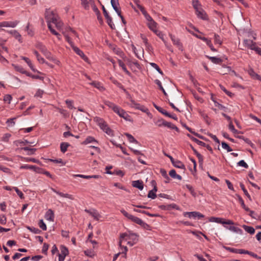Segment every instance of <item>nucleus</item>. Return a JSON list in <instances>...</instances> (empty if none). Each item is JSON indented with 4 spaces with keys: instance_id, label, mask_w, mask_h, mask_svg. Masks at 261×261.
<instances>
[{
    "instance_id": "obj_36",
    "label": "nucleus",
    "mask_w": 261,
    "mask_h": 261,
    "mask_svg": "<svg viewBox=\"0 0 261 261\" xmlns=\"http://www.w3.org/2000/svg\"><path fill=\"white\" fill-rule=\"evenodd\" d=\"M22 149L24 151H29V152L28 153V155L34 154L37 150L36 148H31L29 147H24L22 148Z\"/></svg>"
},
{
    "instance_id": "obj_41",
    "label": "nucleus",
    "mask_w": 261,
    "mask_h": 261,
    "mask_svg": "<svg viewBox=\"0 0 261 261\" xmlns=\"http://www.w3.org/2000/svg\"><path fill=\"white\" fill-rule=\"evenodd\" d=\"M106 106H108L109 108L113 110V111L114 110L115 107L117 106L115 103L110 101H105L104 102Z\"/></svg>"
},
{
    "instance_id": "obj_14",
    "label": "nucleus",
    "mask_w": 261,
    "mask_h": 261,
    "mask_svg": "<svg viewBox=\"0 0 261 261\" xmlns=\"http://www.w3.org/2000/svg\"><path fill=\"white\" fill-rule=\"evenodd\" d=\"M171 163L175 167L180 168L181 169H184V170H186V168H185V166L184 164L182 162H181V161H180L179 160H174L173 161V162H171Z\"/></svg>"
},
{
    "instance_id": "obj_20",
    "label": "nucleus",
    "mask_w": 261,
    "mask_h": 261,
    "mask_svg": "<svg viewBox=\"0 0 261 261\" xmlns=\"http://www.w3.org/2000/svg\"><path fill=\"white\" fill-rule=\"evenodd\" d=\"M248 73L250 74V75L254 79L261 81V76L256 73H255L252 69H250L248 70Z\"/></svg>"
},
{
    "instance_id": "obj_23",
    "label": "nucleus",
    "mask_w": 261,
    "mask_h": 261,
    "mask_svg": "<svg viewBox=\"0 0 261 261\" xmlns=\"http://www.w3.org/2000/svg\"><path fill=\"white\" fill-rule=\"evenodd\" d=\"M113 51L115 54L118 55L121 58H122L123 59H124L125 58V56L124 53L119 48L114 47L113 48Z\"/></svg>"
},
{
    "instance_id": "obj_57",
    "label": "nucleus",
    "mask_w": 261,
    "mask_h": 261,
    "mask_svg": "<svg viewBox=\"0 0 261 261\" xmlns=\"http://www.w3.org/2000/svg\"><path fill=\"white\" fill-rule=\"evenodd\" d=\"M61 254L66 256L68 254V249L65 247V246H62L61 249Z\"/></svg>"
},
{
    "instance_id": "obj_47",
    "label": "nucleus",
    "mask_w": 261,
    "mask_h": 261,
    "mask_svg": "<svg viewBox=\"0 0 261 261\" xmlns=\"http://www.w3.org/2000/svg\"><path fill=\"white\" fill-rule=\"evenodd\" d=\"M113 111L116 113L117 115H118L120 117L121 116V114L123 113V112L124 111V110H123L122 109H121L120 107H119V106H117L114 109V110H113Z\"/></svg>"
},
{
    "instance_id": "obj_16",
    "label": "nucleus",
    "mask_w": 261,
    "mask_h": 261,
    "mask_svg": "<svg viewBox=\"0 0 261 261\" xmlns=\"http://www.w3.org/2000/svg\"><path fill=\"white\" fill-rule=\"evenodd\" d=\"M244 43L246 46L253 50L255 47V42H254L252 40L245 39L244 40Z\"/></svg>"
},
{
    "instance_id": "obj_53",
    "label": "nucleus",
    "mask_w": 261,
    "mask_h": 261,
    "mask_svg": "<svg viewBox=\"0 0 261 261\" xmlns=\"http://www.w3.org/2000/svg\"><path fill=\"white\" fill-rule=\"evenodd\" d=\"M214 42L215 44H219L220 45L222 44L220 37L216 34H215L214 35Z\"/></svg>"
},
{
    "instance_id": "obj_52",
    "label": "nucleus",
    "mask_w": 261,
    "mask_h": 261,
    "mask_svg": "<svg viewBox=\"0 0 261 261\" xmlns=\"http://www.w3.org/2000/svg\"><path fill=\"white\" fill-rule=\"evenodd\" d=\"M39 226L40 228H41L43 230H46L47 229L46 225L42 219L40 220L38 223Z\"/></svg>"
},
{
    "instance_id": "obj_27",
    "label": "nucleus",
    "mask_w": 261,
    "mask_h": 261,
    "mask_svg": "<svg viewBox=\"0 0 261 261\" xmlns=\"http://www.w3.org/2000/svg\"><path fill=\"white\" fill-rule=\"evenodd\" d=\"M164 126H166V127H167L168 128H170L171 129H174V130H175L177 132H179V131L178 128L176 126H175V125H174L172 123L167 122L166 121L165 122V123H164Z\"/></svg>"
},
{
    "instance_id": "obj_50",
    "label": "nucleus",
    "mask_w": 261,
    "mask_h": 261,
    "mask_svg": "<svg viewBox=\"0 0 261 261\" xmlns=\"http://www.w3.org/2000/svg\"><path fill=\"white\" fill-rule=\"evenodd\" d=\"M224 248L226 250H227V251H228L229 252H232V253H238L239 254V249L231 248V247H224Z\"/></svg>"
},
{
    "instance_id": "obj_35",
    "label": "nucleus",
    "mask_w": 261,
    "mask_h": 261,
    "mask_svg": "<svg viewBox=\"0 0 261 261\" xmlns=\"http://www.w3.org/2000/svg\"><path fill=\"white\" fill-rule=\"evenodd\" d=\"M240 186L241 188V189L243 190L244 194L248 198V199L251 201V198L248 192H247V190L245 189V186L243 183H240Z\"/></svg>"
},
{
    "instance_id": "obj_26",
    "label": "nucleus",
    "mask_w": 261,
    "mask_h": 261,
    "mask_svg": "<svg viewBox=\"0 0 261 261\" xmlns=\"http://www.w3.org/2000/svg\"><path fill=\"white\" fill-rule=\"evenodd\" d=\"M91 84L94 87L96 88L100 91H103L105 90V88L103 87L102 84L98 82L94 81L91 83Z\"/></svg>"
},
{
    "instance_id": "obj_49",
    "label": "nucleus",
    "mask_w": 261,
    "mask_h": 261,
    "mask_svg": "<svg viewBox=\"0 0 261 261\" xmlns=\"http://www.w3.org/2000/svg\"><path fill=\"white\" fill-rule=\"evenodd\" d=\"M221 145L223 149H226L227 151V152H230L232 150V149L230 147V146L225 142H222L221 143Z\"/></svg>"
},
{
    "instance_id": "obj_22",
    "label": "nucleus",
    "mask_w": 261,
    "mask_h": 261,
    "mask_svg": "<svg viewBox=\"0 0 261 261\" xmlns=\"http://www.w3.org/2000/svg\"><path fill=\"white\" fill-rule=\"evenodd\" d=\"M118 62L119 65L122 68V70L125 72V73L128 75L130 76L131 73L126 68L124 63L121 60L119 59L118 60Z\"/></svg>"
},
{
    "instance_id": "obj_59",
    "label": "nucleus",
    "mask_w": 261,
    "mask_h": 261,
    "mask_svg": "<svg viewBox=\"0 0 261 261\" xmlns=\"http://www.w3.org/2000/svg\"><path fill=\"white\" fill-rule=\"evenodd\" d=\"M166 121L161 118L159 119L156 122L155 124L159 127H161L164 126V123H165Z\"/></svg>"
},
{
    "instance_id": "obj_11",
    "label": "nucleus",
    "mask_w": 261,
    "mask_h": 261,
    "mask_svg": "<svg viewBox=\"0 0 261 261\" xmlns=\"http://www.w3.org/2000/svg\"><path fill=\"white\" fill-rule=\"evenodd\" d=\"M51 190L52 191H53L54 192H55V193H56L58 195H59V196H60L61 197H64V198H69V199H70L71 200H74V198L73 195L69 194H67V193H66V194L60 192H59L58 191H57L54 188H51Z\"/></svg>"
},
{
    "instance_id": "obj_34",
    "label": "nucleus",
    "mask_w": 261,
    "mask_h": 261,
    "mask_svg": "<svg viewBox=\"0 0 261 261\" xmlns=\"http://www.w3.org/2000/svg\"><path fill=\"white\" fill-rule=\"evenodd\" d=\"M154 83L159 86V89L161 90H162V91L164 93V95L167 96V94L166 92L165 91V89H164L163 87L162 86V83L160 82V81L156 79L154 81Z\"/></svg>"
},
{
    "instance_id": "obj_48",
    "label": "nucleus",
    "mask_w": 261,
    "mask_h": 261,
    "mask_svg": "<svg viewBox=\"0 0 261 261\" xmlns=\"http://www.w3.org/2000/svg\"><path fill=\"white\" fill-rule=\"evenodd\" d=\"M136 4L138 8L140 9L142 13L144 15V16H145L148 13L145 10V8L142 6L140 5L139 4V3H137Z\"/></svg>"
},
{
    "instance_id": "obj_18",
    "label": "nucleus",
    "mask_w": 261,
    "mask_h": 261,
    "mask_svg": "<svg viewBox=\"0 0 261 261\" xmlns=\"http://www.w3.org/2000/svg\"><path fill=\"white\" fill-rule=\"evenodd\" d=\"M206 57L209 59L214 64H219L223 62V60L219 58H217L216 57H210L208 56H206Z\"/></svg>"
},
{
    "instance_id": "obj_29",
    "label": "nucleus",
    "mask_w": 261,
    "mask_h": 261,
    "mask_svg": "<svg viewBox=\"0 0 261 261\" xmlns=\"http://www.w3.org/2000/svg\"><path fill=\"white\" fill-rule=\"evenodd\" d=\"M96 142L97 143V141L94 139V137L91 136H88L85 140L82 143L83 144L87 145L90 143Z\"/></svg>"
},
{
    "instance_id": "obj_63",
    "label": "nucleus",
    "mask_w": 261,
    "mask_h": 261,
    "mask_svg": "<svg viewBox=\"0 0 261 261\" xmlns=\"http://www.w3.org/2000/svg\"><path fill=\"white\" fill-rule=\"evenodd\" d=\"M14 189L16 193L17 194V195L19 196V197L21 199H23L24 196L23 193L21 191H20L17 187H14Z\"/></svg>"
},
{
    "instance_id": "obj_51",
    "label": "nucleus",
    "mask_w": 261,
    "mask_h": 261,
    "mask_svg": "<svg viewBox=\"0 0 261 261\" xmlns=\"http://www.w3.org/2000/svg\"><path fill=\"white\" fill-rule=\"evenodd\" d=\"M13 36L17 39L20 42H22L21 36L16 30L13 32Z\"/></svg>"
},
{
    "instance_id": "obj_64",
    "label": "nucleus",
    "mask_w": 261,
    "mask_h": 261,
    "mask_svg": "<svg viewBox=\"0 0 261 261\" xmlns=\"http://www.w3.org/2000/svg\"><path fill=\"white\" fill-rule=\"evenodd\" d=\"M47 27H48V29L49 30V31L53 34H54V35H55L56 36H58L59 33L55 29H54L53 28L51 24L48 25Z\"/></svg>"
},
{
    "instance_id": "obj_12",
    "label": "nucleus",
    "mask_w": 261,
    "mask_h": 261,
    "mask_svg": "<svg viewBox=\"0 0 261 261\" xmlns=\"http://www.w3.org/2000/svg\"><path fill=\"white\" fill-rule=\"evenodd\" d=\"M73 50L79 55L84 61H87L88 58L85 56L83 51L76 46L73 47Z\"/></svg>"
},
{
    "instance_id": "obj_2",
    "label": "nucleus",
    "mask_w": 261,
    "mask_h": 261,
    "mask_svg": "<svg viewBox=\"0 0 261 261\" xmlns=\"http://www.w3.org/2000/svg\"><path fill=\"white\" fill-rule=\"evenodd\" d=\"M138 236L136 233L132 232H129V233H123L120 234L119 241V246L120 247L123 248L124 249V250L122 252V253H124L126 255V252L127 251V247L122 246V242L124 240L127 241L128 239H132L134 241H138Z\"/></svg>"
},
{
    "instance_id": "obj_4",
    "label": "nucleus",
    "mask_w": 261,
    "mask_h": 261,
    "mask_svg": "<svg viewBox=\"0 0 261 261\" xmlns=\"http://www.w3.org/2000/svg\"><path fill=\"white\" fill-rule=\"evenodd\" d=\"M130 106L134 108L135 109L139 110L143 112H144L147 114V115L149 116L151 115L149 111V110L145 107L143 105H141V104L136 102L134 100L131 99L130 100Z\"/></svg>"
},
{
    "instance_id": "obj_56",
    "label": "nucleus",
    "mask_w": 261,
    "mask_h": 261,
    "mask_svg": "<svg viewBox=\"0 0 261 261\" xmlns=\"http://www.w3.org/2000/svg\"><path fill=\"white\" fill-rule=\"evenodd\" d=\"M66 41L68 42V43L70 44L71 47L73 48V47H75V46L74 45L73 42L72 41L71 38L67 35H64Z\"/></svg>"
},
{
    "instance_id": "obj_30",
    "label": "nucleus",
    "mask_w": 261,
    "mask_h": 261,
    "mask_svg": "<svg viewBox=\"0 0 261 261\" xmlns=\"http://www.w3.org/2000/svg\"><path fill=\"white\" fill-rule=\"evenodd\" d=\"M106 19H107V22L109 26L110 27V28L112 30L115 29V26L113 22L112 18L110 16H109L108 17H106Z\"/></svg>"
},
{
    "instance_id": "obj_46",
    "label": "nucleus",
    "mask_w": 261,
    "mask_h": 261,
    "mask_svg": "<svg viewBox=\"0 0 261 261\" xmlns=\"http://www.w3.org/2000/svg\"><path fill=\"white\" fill-rule=\"evenodd\" d=\"M14 66L15 69L16 71H18V72H19L20 73H24V74H27V71H26L24 69V68L23 67H22L21 66H18V65H14Z\"/></svg>"
},
{
    "instance_id": "obj_10",
    "label": "nucleus",
    "mask_w": 261,
    "mask_h": 261,
    "mask_svg": "<svg viewBox=\"0 0 261 261\" xmlns=\"http://www.w3.org/2000/svg\"><path fill=\"white\" fill-rule=\"evenodd\" d=\"M196 13L198 18H201L202 20H207L208 16L206 15L205 11L202 9L200 8L198 9V11H196Z\"/></svg>"
},
{
    "instance_id": "obj_38",
    "label": "nucleus",
    "mask_w": 261,
    "mask_h": 261,
    "mask_svg": "<svg viewBox=\"0 0 261 261\" xmlns=\"http://www.w3.org/2000/svg\"><path fill=\"white\" fill-rule=\"evenodd\" d=\"M27 228L30 231L33 232L35 234H39L41 232V231L40 229L34 227L27 226Z\"/></svg>"
},
{
    "instance_id": "obj_58",
    "label": "nucleus",
    "mask_w": 261,
    "mask_h": 261,
    "mask_svg": "<svg viewBox=\"0 0 261 261\" xmlns=\"http://www.w3.org/2000/svg\"><path fill=\"white\" fill-rule=\"evenodd\" d=\"M12 98V97L11 95L6 94L5 95V96L4 97V101L5 102H8V103H10Z\"/></svg>"
},
{
    "instance_id": "obj_37",
    "label": "nucleus",
    "mask_w": 261,
    "mask_h": 261,
    "mask_svg": "<svg viewBox=\"0 0 261 261\" xmlns=\"http://www.w3.org/2000/svg\"><path fill=\"white\" fill-rule=\"evenodd\" d=\"M237 196L238 197L239 201L242 207L246 211H249V208L245 205V204L244 203V201L243 199H242V198L240 196H239V195H238Z\"/></svg>"
},
{
    "instance_id": "obj_8",
    "label": "nucleus",
    "mask_w": 261,
    "mask_h": 261,
    "mask_svg": "<svg viewBox=\"0 0 261 261\" xmlns=\"http://www.w3.org/2000/svg\"><path fill=\"white\" fill-rule=\"evenodd\" d=\"M169 35L173 44L176 45L179 49L182 50V45L180 41V40L178 38H176L174 36L172 35V34H170Z\"/></svg>"
},
{
    "instance_id": "obj_32",
    "label": "nucleus",
    "mask_w": 261,
    "mask_h": 261,
    "mask_svg": "<svg viewBox=\"0 0 261 261\" xmlns=\"http://www.w3.org/2000/svg\"><path fill=\"white\" fill-rule=\"evenodd\" d=\"M243 227L245 230L246 231H247L248 233H249L250 234H254L255 232V229L252 226L244 225L243 226Z\"/></svg>"
},
{
    "instance_id": "obj_17",
    "label": "nucleus",
    "mask_w": 261,
    "mask_h": 261,
    "mask_svg": "<svg viewBox=\"0 0 261 261\" xmlns=\"http://www.w3.org/2000/svg\"><path fill=\"white\" fill-rule=\"evenodd\" d=\"M45 218L49 221H53L54 219V214L51 209H49L45 215Z\"/></svg>"
},
{
    "instance_id": "obj_25",
    "label": "nucleus",
    "mask_w": 261,
    "mask_h": 261,
    "mask_svg": "<svg viewBox=\"0 0 261 261\" xmlns=\"http://www.w3.org/2000/svg\"><path fill=\"white\" fill-rule=\"evenodd\" d=\"M156 25H157V23L154 21V20H152L149 22H148V26L149 27V28L153 32H154L155 33H156Z\"/></svg>"
},
{
    "instance_id": "obj_9",
    "label": "nucleus",
    "mask_w": 261,
    "mask_h": 261,
    "mask_svg": "<svg viewBox=\"0 0 261 261\" xmlns=\"http://www.w3.org/2000/svg\"><path fill=\"white\" fill-rule=\"evenodd\" d=\"M85 212L89 214L96 220H99L100 215L96 210H89L86 209Z\"/></svg>"
},
{
    "instance_id": "obj_19",
    "label": "nucleus",
    "mask_w": 261,
    "mask_h": 261,
    "mask_svg": "<svg viewBox=\"0 0 261 261\" xmlns=\"http://www.w3.org/2000/svg\"><path fill=\"white\" fill-rule=\"evenodd\" d=\"M22 59L24 60L26 62V63L28 64V66L30 67V68L32 69V70H33L34 72H37L39 73H41L40 72H39L37 70H36L34 68V66H33V64L32 63L31 60L28 58L23 57H22Z\"/></svg>"
},
{
    "instance_id": "obj_39",
    "label": "nucleus",
    "mask_w": 261,
    "mask_h": 261,
    "mask_svg": "<svg viewBox=\"0 0 261 261\" xmlns=\"http://www.w3.org/2000/svg\"><path fill=\"white\" fill-rule=\"evenodd\" d=\"M193 7L196 11H198V9H200L201 5L199 3L198 0H193L192 1Z\"/></svg>"
},
{
    "instance_id": "obj_55",
    "label": "nucleus",
    "mask_w": 261,
    "mask_h": 261,
    "mask_svg": "<svg viewBox=\"0 0 261 261\" xmlns=\"http://www.w3.org/2000/svg\"><path fill=\"white\" fill-rule=\"evenodd\" d=\"M186 187L189 190L192 196H193L194 197H196V193L195 192L193 187L190 185H186Z\"/></svg>"
},
{
    "instance_id": "obj_28",
    "label": "nucleus",
    "mask_w": 261,
    "mask_h": 261,
    "mask_svg": "<svg viewBox=\"0 0 261 261\" xmlns=\"http://www.w3.org/2000/svg\"><path fill=\"white\" fill-rule=\"evenodd\" d=\"M70 146V144L67 142H62L60 144L61 151L65 153L67 150V148Z\"/></svg>"
},
{
    "instance_id": "obj_5",
    "label": "nucleus",
    "mask_w": 261,
    "mask_h": 261,
    "mask_svg": "<svg viewBox=\"0 0 261 261\" xmlns=\"http://www.w3.org/2000/svg\"><path fill=\"white\" fill-rule=\"evenodd\" d=\"M120 212L125 217L131 220L132 222L136 223V224L139 225H141V223L143 222V221L141 219L128 214L123 209L121 210Z\"/></svg>"
},
{
    "instance_id": "obj_13",
    "label": "nucleus",
    "mask_w": 261,
    "mask_h": 261,
    "mask_svg": "<svg viewBox=\"0 0 261 261\" xmlns=\"http://www.w3.org/2000/svg\"><path fill=\"white\" fill-rule=\"evenodd\" d=\"M133 187L138 188L140 190H142L144 187L143 182L141 180H135L132 182Z\"/></svg>"
},
{
    "instance_id": "obj_62",
    "label": "nucleus",
    "mask_w": 261,
    "mask_h": 261,
    "mask_svg": "<svg viewBox=\"0 0 261 261\" xmlns=\"http://www.w3.org/2000/svg\"><path fill=\"white\" fill-rule=\"evenodd\" d=\"M197 157L198 159V163L199 164V167L201 168H202L203 166V156L200 154L197 156Z\"/></svg>"
},
{
    "instance_id": "obj_1",
    "label": "nucleus",
    "mask_w": 261,
    "mask_h": 261,
    "mask_svg": "<svg viewBox=\"0 0 261 261\" xmlns=\"http://www.w3.org/2000/svg\"><path fill=\"white\" fill-rule=\"evenodd\" d=\"M44 16L46 20L47 25H50L51 23H53L55 24L56 27L59 30L62 28L63 23L60 20V17L54 11L50 9H46L45 12Z\"/></svg>"
},
{
    "instance_id": "obj_31",
    "label": "nucleus",
    "mask_w": 261,
    "mask_h": 261,
    "mask_svg": "<svg viewBox=\"0 0 261 261\" xmlns=\"http://www.w3.org/2000/svg\"><path fill=\"white\" fill-rule=\"evenodd\" d=\"M120 117L123 118L126 121L129 122H133V121L132 117L124 110L121 114Z\"/></svg>"
},
{
    "instance_id": "obj_40",
    "label": "nucleus",
    "mask_w": 261,
    "mask_h": 261,
    "mask_svg": "<svg viewBox=\"0 0 261 261\" xmlns=\"http://www.w3.org/2000/svg\"><path fill=\"white\" fill-rule=\"evenodd\" d=\"M175 206H176L175 204H173V205L170 204V205H160L159 206V207L162 210H170L171 207L175 208Z\"/></svg>"
},
{
    "instance_id": "obj_24",
    "label": "nucleus",
    "mask_w": 261,
    "mask_h": 261,
    "mask_svg": "<svg viewBox=\"0 0 261 261\" xmlns=\"http://www.w3.org/2000/svg\"><path fill=\"white\" fill-rule=\"evenodd\" d=\"M226 228L228 229L229 230H230L234 232H236V233H239L240 234H242L243 233V230L241 229H240V228L237 227L230 226L229 227H226Z\"/></svg>"
},
{
    "instance_id": "obj_61",
    "label": "nucleus",
    "mask_w": 261,
    "mask_h": 261,
    "mask_svg": "<svg viewBox=\"0 0 261 261\" xmlns=\"http://www.w3.org/2000/svg\"><path fill=\"white\" fill-rule=\"evenodd\" d=\"M237 165H238V166L243 167L245 168H248V165L244 160H241L240 161H239L237 163Z\"/></svg>"
},
{
    "instance_id": "obj_3",
    "label": "nucleus",
    "mask_w": 261,
    "mask_h": 261,
    "mask_svg": "<svg viewBox=\"0 0 261 261\" xmlns=\"http://www.w3.org/2000/svg\"><path fill=\"white\" fill-rule=\"evenodd\" d=\"M94 121L97 124L99 127L110 136H114V132L107 124V122L101 118L95 117Z\"/></svg>"
},
{
    "instance_id": "obj_44",
    "label": "nucleus",
    "mask_w": 261,
    "mask_h": 261,
    "mask_svg": "<svg viewBox=\"0 0 261 261\" xmlns=\"http://www.w3.org/2000/svg\"><path fill=\"white\" fill-rule=\"evenodd\" d=\"M26 75L28 76L32 77V79H38V80H42V81L43 80V79H44V77L42 76H40L38 75H33L32 73H29L28 72H27Z\"/></svg>"
},
{
    "instance_id": "obj_33",
    "label": "nucleus",
    "mask_w": 261,
    "mask_h": 261,
    "mask_svg": "<svg viewBox=\"0 0 261 261\" xmlns=\"http://www.w3.org/2000/svg\"><path fill=\"white\" fill-rule=\"evenodd\" d=\"M125 135L127 138V139L130 143H133L135 144H138V141L130 134L128 133H125Z\"/></svg>"
},
{
    "instance_id": "obj_43",
    "label": "nucleus",
    "mask_w": 261,
    "mask_h": 261,
    "mask_svg": "<svg viewBox=\"0 0 261 261\" xmlns=\"http://www.w3.org/2000/svg\"><path fill=\"white\" fill-rule=\"evenodd\" d=\"M150 65L151 67L156 70V71L161 74L163 75V72L160 68L159 66L155 63H150Z\"/></svg>"
},
{
    "instance_id": "obj_54",
    "label": "nucleus",
    "mask_w": 261,
    "mask_h": 261,
    "mask_svg": "<svg viewBox=\"0 0 261 261\" xmlns=\"http://www.w3.org/2000/svg\"><path fill=\"white\" fill-rule=\"evenodd\" d=\"M196 212H185L184 215L185 216H188L189 218L193 217L196 218Z\"/></svg>"
},
{
    "instance_id": "obj_21",
    "label": "nucleus",
    "mask_w": 261,
    "mask_h": 261,
    "mask_svg": "<svg viewBox=\"0 0 261 261\" xmlns=\"http://www.w3.org/2000/svg\"><path fill=\"white\" fill-rule=\"evenodd\" d=\"M169 174L173 178H176L179 180L182 179V177L180 175L176 174V171L174 169L170 170Z\"/></svg>"
},
{
    "instance_id": "obj_7",
    "label": "nucleus",
    "mask_w": 261,
    "mask_h": 261,
    "mask_svg": "<svg viewBox=\"0 0 261 261\" xmlns=\"http://www.w3.org/2000/svg\"><path fill=\"white\" fill-rule=\"evenodd\" d=\"M36 47L39 49L45 56H48V55H50V52L47 50L45 46L42 43H38L36 44Z\"/></svg>"
},
{
    "instance_id": "obj_42",
    "label": "nucleus",
    "mask_w": 261,
    "mask_h": 261,
    "mask_svg": "<svg viewBox=\"0 0 261 261\" xmlns=\"http://www.w3.org/2000/svg\"><path fill=\"white\" fill-rule=\"evenodd\" d=\"M34 54H35V55L36 56L38 61L40 63H45L44 59L40 56L39 54L38 53V52L37 51L35 50L34 51Z\"/></svg>"
},
{
    "instance_id": "obj_6",
    "label": "nucleus",
    "mask_w": 261,
    "mask_h": 261,
    "mask_svg": "<svg viewBox=\"0 0 261 261\" xmlns=\"http://www.w3.org/2000/svg\"><path fill=\"white\" fill-rule=\"evenodd\" d=\"M209 220L210 222H216L217 223L222 224L232 225L234 224L233 222L231 220H228L227 221H224V219L222 218L214 217H211Z\"/></svg>"
},
{
    "instance_id": "obj_45",
    "label": "nucleus",
    "mask_w": 261,
    "mask_h": 261,
    "mask_svg": "<svg viewBox=\"0 0 261 261\" xmlns=\"http://www.w3.org/2000/svg\"><path fill=\"white\" fill-rule=\"evenodd\" d=\"M21 169H30L34 171V169L35 168V166L34 165H23L20 166V167Z\"/></svg>"
},
{
    "instance_id": "obj_60",
    "label": "nucleus",
    "mask_w": 261,
    "mask_h": 261,
    "mask_svg": "<svg viewBox=\"0 0 261 261\" xmlns=\"http://www.w3.org/2000/svg\"><path fill=\"white\" fill-rule=\"evenodd\" d=\"M48 247L49 245L47 243H44L42 247V252L45 254H47Z\"/></svg>"
},
{
    "instance_id": "obj_15",
    "label": "nucleus",
    "mask_w": 261,
    "mask_h": 261,
    "mask_svg": "<svg viewBox=\"0 0 261 261\" xmlns=\"http://www.w3.org/2000/svg\"><path fill=\"white\" fill-rule=\"evenodd\" d=\"M111 4L115 12L119 14L121 11L118 8V6H119L118 0H111Z\"/></svg>"
}]
</instances>
